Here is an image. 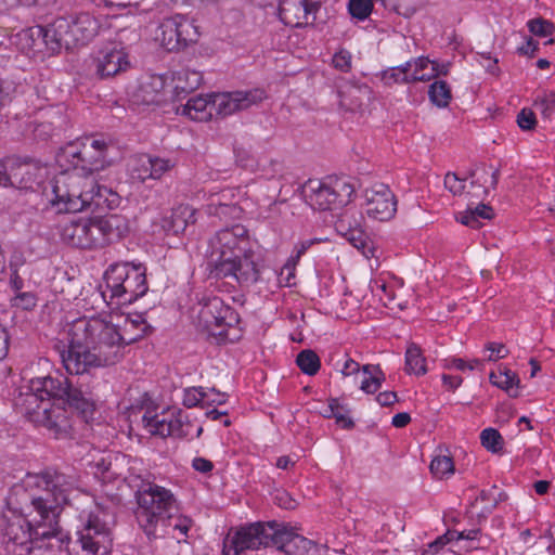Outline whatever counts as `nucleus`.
I'll use <instances>...</instances> for the list:
<instances>
[{
  "label": "nucleus",
  "mask_w": 555,
  "mask_h": 555,
  "mask_svg": "<svg viewBox=\"0 0 555 555\" xmlns=\"http://www.w3.org/2000/svg\"><path fill=\"white\" fill-rule=\"evenodd\" d=\"M13 306L23 310H31L37 305V296L31 292L17 293L12 299Z\"/></svg>",
  "instance_id": "864d4df0"
},
{
  "label": "nucleus",
  "mask_w": 555,
  "mask_h": 555,
  "mask_svg": "<svg viewBox=\"0 0 555 555\" xmlns=\"http://www.w3.org/2000/svg\"><path fill=\"white\" fill-rule=\"evenodd\" d=\"M160 42L167 51L181 50L179 41V28H177L176 17L167 18L160 24Z\"/></svg>",
  "instance_id": "2f4dec72"
},
{
  "label": "nucleus",
  "mask_w": 555,
  "mask_h": 555,
  "mask_svg": "<svg viewBox=\"0 0 555 555\" xmlns=\"http://www.w3.org/2000/svg\"><path fill=\"white\" fill-rule=\"evenodd\" d=\"M475 364H480V361L474 360V363L467 364L461 358H452L451 360H446L444 367L446 369L455 367L456 370L464 371L465 369L473 370L475 367Z\"/></svg>",
  "instance_id": "0e129e2a"
},
{
  "label": "nucleus",
  "mask_w": 555,
  "mask_h": 555,
  "mask_svg": "<svg viewBox=\"0 0 555 555\" xmlns=\"http://www.w3.org/2000/svg\"><path fill=\"white\" fill-rule=\"evenodd\" d=\"M135 96L144 105H159L165 101L164 79L160 76L149 77L140 83Z\"/></svg>",
  "instance_id": "b1692460"
},
{
  "label": "nucleus",
  "mask_w": 555,
  "mask_h": 555,
  "mask_svg": "<svg viewBox=\"0 0 555 555\" xmlns=\"http://www.w3.org/2000/svg\"><path fill=\"white\" fill-rule=\"evenodd\" d=\"M143 164L149 165V175L152 176V179H159L170 168L169 160L158 157L145 156Z\"/></svg>",
  "instance_id": "09e8293b"
},
{
  "label": "nucleus",
  "mask_w": 555,
  "mask_h": 555,
  "mask_svg": "<svg viewBox=\"0 0 555 555\" xmlns=\"http://www.w3.org/2000/svg\"><path fill=\"white\" fill-rule=\"evenodd\" d=\"M53 197L50 199L60 211L78 212L91 209L98 204L101 195H94L96 182L80 171L62 172L51 181Z\"/></svg>",
  "instance_id": "1a4fd4ad"
},
{
  "label": "nucleus",
  "mask_w": 555,
  "mask_h": 555,
  "mask_svg": "<svg viewBox=\"0 0 555 555\" xmlns=\"http://www.w3.org/2000/svg\"><path fill=\"white\" fill-rule=\"evenodd\" d=\"M124 459V455L119 456L107 454L106 456L101 457L95 465L98 470L102 474L103 478L111 480L121 475L118 467V461Z\"/></svg>",
  "instance_id": "ea45409f"
},
{
  "label": "nucleus",
  "mask_w": 555,
  "mask_h": 555,
  "mask_svg": "<svg viewBox=\"0 0 555 555\" xmlns=\"http://www.w3.org/2000/svg\"><path fill=\"white\" fill-rule=\"evenodd\" d=\"M99 29V21L90 13L81 12L75 16L57 17L46 27L23 30L17 37L25 40V47L29 49L37 46L35 37L41 38L49 50L57 52L62 48L70 50L87 44L98 35Z\"/></svg>",
  "instance_id": "39448f33"
},
{
  "label": "nucleus",
  "mask_w": 555,
  "mask_h": 555,
  "mask_svg": "<svg viewBox=\"0 0 555 555\" xmlns=\"http://www.w3.org/2000/svg\"><path fill=\"white\" fill-rule=\"evenodd\" d=\"M493 217V209L491 206L486 204H479L474 209H467L460 218V222L470 228H479L481 219H491Z\"/></svg>",
  "instance_id": "f704fd0d"
},
{
  "label": "nucleus",
  "mask_w": 555,
  "mask_h": 555,
  "mask_svg": "<svg viewBox=\"0 0 555 555\" xmlns=\"http://www.w3.org/2000/svg\"><path fill=\"white\" fill-rule=\"evenodd\" d=\"M150 326L142 315L114 325L99 318H79L68 330V348L61 353L68 374L113 365L124 357V348L141 339Z\"/></svg>",
  "instance_id": "f03ea898"
},
{
  "label": "nucleus",
  "mask_w": 555,
  "mask_h": 555,
  "mask_svg": "<svg viewBox=\"0 0 555 555\" xmlns=\"http://www.w3.org/2000/svg\"><path fill=\"white\" fill-rule=\"evenodd\" d=\"M145 267L129 262L113 263L105 271L104 280L111 298L118 305H130L149 291Z\"/></svg>",
  "instance_id": "9b49d317"
},
{
  "label": "nucleus",
  "mask_w": 555,
  "mask_h": 555,
  "mask_svg": "<svg viewBox=\"0 0 555 555\" xmlns=\"http://www.w3.org/2000/svg\"><path fill=\"white\" fill-rule=\"evenodd\" d=\"M75 543L89 555H106L112 547L111 529L98 515L90 514L83 528L76 532Z\"/></svg>",
  "instance_id": "4468645a"
},
{
  "label": "nucleus",
  "mask_w": 555,
  "mask_h": 555,
  "mask_svg": "<svg viewBox=\"0 0 555 555\" xmlns=\"http://www.w3.org/2000/svg\"><path fill=\"white\" fill-rule=\"evenodd\" d=\"M90 218L74 217L65 222L61 229V237L64 243L73 247L88 249Z\"/></svg>",
  "instance_id": "5701e85b"
},
{
  "label": "nucleus",
  "mask_w": 555,
  "mask_h": 555,
  "mask_svg": "<svg viewBox=\"0 0 555 555\" xmlns=\"http://www.w3.org/2000/svg\"><path fill=\"white\" fill-rule=\"evenodd\" d=\"M406 63H411L410 77L412 82L415 81H428L435 77V61H430L428 57L421 56Z\"/></svg>",
  "instance_id": "7c9ffc66"
},
{
  "label": "nucleus",
  "mask_w": 555,
  "mask_h": 555,
  "mask_svg": "<svg viewBox=\"0 0 555 555\" xmlns=\"http://www.w3.org/2000/svg\"><path fill=\"white\" fill-rule=\"evenodd\" d=\"M411 63H404L400 66L390 67L382 73V80L387 86L396 83H410Z\"/></svg>",
  "instance_id": "58836bf2"
},
{
  "label": "nucleus",
  "mask_w": 555,
  "mask_h": 555,
  "mask_svg": "<svg viewBox=\"0 0 555 555\" xmlns=\"http://www.w3.org/2000/svg\"><path fill=\"white\" fill-rule=\"evenodd\" d=\"M296 364L302 373L309 376L315 375L321 367L319 356L311 349L301 350L296 357Z\"/></svg>",
  "instance_id": "e433bc0d"
},
{
  "label": "nucleus",
  "mask_w": 555,
  "mask_h": 555,
  "mask_svg": "<svg viewBox=\"0 0 555 555\" xmlns=\"http://www.w3.org/2000/svg\"><path fill=\"white\" fill-rule=\"evenodd\" d=\"M328 408L330 414H324L325 417H334L336 423L345 429H350L354 426L353 421L346 415L348 410L339 403L338 399H331Z\"/></svg>",
  "instance_id": "c03bdc74"
},
{
  "label": "nucleus",
  "mask_w": 555,
  "mask_h": 555,
  "mask_svg": "<svg viewBox=\"0 0 555 555\" xmlns=\"http://www.w3.org/2000/svg\"><path fill=\"white\" fill-rule=\"evenodd\" d=\"M177 410L178 409H172L155 414L146 411L142 416V423L152 435H157L163 438L183 437L186 434L183 433L180 427V421L177 420Z\"/></svg>",
  "instance_id": "aec40b11"
},
{
  "label": "nucleus",
  "mask_w": 555,
  "mask_h": 555,
  "mask_svg": "<svg viewBox=\"0 0 555 555\" xmlns=\"http://www.w3.org/2000/svg\"><path fill=\"white\" fill-rule=\"evenodd\" d=\"M431 474L438 478H443L446 475L452 474L454 464L451 456L438 455L434 457L429 465Z\"/></svg>",
  "instance_id": "de8ad7c7"
},
{
  "label": "nucleus",
  "mask_w": 555,
  "mask_h": 555,
  "mask_svg": "<svg viewBox=\"0 0 555 555\" xmlns=\"http://www.w3.org/2000/svg\"><path fill=\"white\" fill-rule=\"evenodd\" d=\"M196 209L190 205H180L172 209L170 217L164 218L162 228L173 235L186 233L196 222Z\"/></svg>",
  "instance_id": "4be33fe9"
},
{
  "label": "nucleus",
  "mask_w": 555,
  "mask_h": 555,
  "mask_svg": "<svg viewBox=\"0 0 555 555\" xmlns=\"http://www.w3.org/2000/svg\"><path fill=\"white\" fill-rule=\"evenodd\" d=\"M11 328L0 323V360L4 359L9 352Z\"/></svg>",
  "instance_id": "13d9d810"
},
{
  "label": "nucleus",
  "mask_w": 555,
  "mask_h": 555,
  "mask_svg": "<svg viewBox=\"0 0 555 555\" xmlns=\"http://www.w3.org/2000/svg\"><path fill=\"white\" fill-rule=\"evenodd\" d=\"M336 228L352 246L362 250V253L369 257L365 250L367 248V236L361 229L351 228L346 218L339 219L336 223Z\"/></svg>",
  "instance_id": "c85d7f7f"
},
{
  "label": "nucleus",
  "mask_w": 555,
  "mask_h": 555,
  "mask_svg": "<svg viewBox=\"0 0 555 555\" xmlns=\"http://www.w3.org/2000/svg\"><path fill=\"white\" fill-rule=\"evenodd\" d=\"M206 211L209 216L228 221L240 219L243 209L233 202L221 203V196H210L209 203L206 205Z\"/></svg>",
  "instance_id": "cd10ccee"
},
{
  "label": "nucleus",
  "mask_w": 555,
  "mask_h": 555,
  "mask_svg": "<svg viewBox=\"0 0 555 555\" xmlns=\"http://www.w3.org/2000/svg\"><path fill=\"white\" fill-rule=\"evenodd\" d=\"M177 28H179V41L181 49L198 40L199 33L194 23L183 16H176Z\"/></svg>",
  "instance_id": "c9c22d12"
},
{
  "label": "nucleus",
  "mask_w": 555,
  "mask_h": 555,
  "mask_svg": "<svg viewBox=\"0 0 555 555\" xmlns=\"http://www.w3.org/2000/svg\"><path fill=\"white\" fill-rule=\"evenodd\" d=\"M333 65L341 72H348L351 67V55L348 51L340 50L333 56Z\"/></svg>",
  "instance_id": "4d7b16f0"
},
{
  "label": "nucleus",
  "mask_w": 555,
  "mask_h": 555,
  "mask_svg": "<svg viewBox=\"0 0 555 555\" xmlns=\"http://www.w3.org/2000/svg\"><path fill=\"white\" fill-rule=\"evenodd\" d=\"M319 2H312L310 0H304V7H302V16L304 21L307 22V25L313 24L315 21V13L320 9Z\"/></svg>",
  "instance_id": "bf43d9fd"
},
{
  "label": "nucleus",
  "mask_w": 555,
  "mask_h": 555,
  "mask_svg": "<svg viewBox=\"0 0 555 555\" xmlns=\"http://www.w3.org/2000/svg\"><path fill=\"white\" fill-rule=\"evenodd\" d=\"M422 349L418 345L411 343L405 351V372L408 374L424 375L427 372Z\"/></svg>",
  "instance_id": "473e14b6"
},
{
  "label": "nucleus",
  "mask_w": 555,
  "mask_h": 555,
  "mask_svg": "<svg viewBox=\"0 0 555 555\" xmlns=\"http://www.w3.org/2000/svg\"><path fill=\"white\" fill-rule=\"evenodd\" d=\"M465 178L461 179L456 173L448 172L444 177V186L453 194V195H462L465 190Z\"/></svg>",
  "instance_id": "5fc2aeb1"
},
{
  "label": "nucleus",
  "mask_w": 555,
  "mask_h": 555,
  "mask_svg": "<svg viewBox=\"0 0 555 555\" xmlns=\"http://www.w3.org/2000/svg\"><path fill=\"white\" fill-rule=\"evenodd\" d=\"M376 401L382 405V406H390L392 405L395 402L398 401V397H397V393L393 392V391H384V392H379L376 397Z\"/></svg>",
  "instance_id": "774afa93"
},
{
  "label": "nucleus",
  "mask_w": 555,
  "mask_h": 555,
  "mask_svg": "<svg viewBox=\"0 0 555 555\" xmlns=\"http://www.w3.org/2000/svg\"><path fill=\"white\" fill-rule=\"evenodd\" d=\"M0 531L7 552L14 555H27L35 546L40 547L39 542L50 539H55L57 547L70 554L73 541L68 534L23 505H14L8 494L1 509Z\"/></svg>",
  "instance_id": "20e7f679"
},
{
  "label": "nucleus",
  "mask_w": 555,
  "mask_h": 555,
  "mask_svg": "<svg viewBox=\"0 0 555 555\" xmlns=\"http://www.w3.org/2000/svg\"><path fill=\"white\" fill-rule=\"evenodd\" d=\"M12 188L18 190H33L39 184L40 162L29 157L9 156Z\"/></svg>",
  "instance_id": "a211bd4d"
},
{
  "label": "nucleus",
  "mask_w": 555,
  "mask_h": 555,
  "mask_svg": "<svg viewBox=\"0 0 555 555\" xmlns=\"http://www.w3.org/2000/svg\"><path fill=\"white\" fill-rule=\"evenodd\" d=\"M385 374L380 370L379 373L375 372L372 376H365L361 382L360 388L366 393H375L382 387V384L385 382Z\"/></svg>",
  "instance_id": "603ef678"
},
{
  "label": "nucleus",
  "mask_w": 555,
  "mask_h": 555,
  "mask_svg": "<svg viewBox=\"0 0 555 555\" xmlns=\"http://www.w3.org/2000/svg\"><path fill=\"white\" fill-rule=\"evenodd\" d=\"M397 211V199L388 185L377 183L365 190V212L377 221L390 220Z\"/></svg>",
  "instance_id": "dca6fc26"
},
{
  "label": "nucleus",
  "mask_w": 555,
  "mask_h": 555,
  "mask_svg": "<svg viewBox=\"0 0 555 555\" xmlns=\"http://www.w3.org/2000/svg\"><path fill=\"white\" fill-rule=\"evenodd\" d=\"M499 378L500 380L496 387L505 390L511 397L516 398L518 396V387L520 384L518 375L506 369L499 372Z\"/></svg>",
  "instance_id": "37998d69"
},
{
  "label": "nucleus",
  "mask_w": 555,
  "mask_h": 555,
  "mask_svg": "<svg viewBox=\"0 0 555 555\" xmlns=\"http://www.w3.org/2000/svg\"><path fill=\"white\" fill-rule=\"evenodd\" d=\"M181 114L195 121H207L212 117V95H195L181 106Z\"/></svg>",
  "instance_id": "393cba45"
},
{
  "label": "nucleus",
  "mask_w": 555,
  "mask_h": 555,
  "mask_svg": "<svg viewBox=\"0 0 555 555\" xmlns=\"http://www.w3.org/2000/svg\"><path fill=\"white\" fill-rule=\"evenodd\" d=\"M95 64L96 74L101 78L114 77L130 67L127 52L117 46H107L101 49Z\"/></svg>",
  "instance_id": "412c9836"
},
{
  "label": "nucleus",
  "mask_w": 555,
  "mask_h": 555,
  "mask_svg": "<svg viewBox=\"0 0 555 555\" xmlns=\"http://www.w3.org/2000/svg\"><path fill=\"white\" fill-rule=\"evenodd\" d=\"M236 555L246 550H258L260 546H272L286 555H310L315 544L307 538L287 529L276 521L256 522L241 528L231 541Z\"/></svg>",
  "instance_id": "0eeeda50"
},
{
  "label": "nucleus",
  "mask_w": 555,
  "mask_h": 555,
  "mask_svg": "<svg viewBox=\"0 0 555 555\" xmlns=\"http://www.w3.org/2000/svg\"><path fill=\"white\" fill-rule=\"evenodd\" d=\"M173 80V100L179 101L201 86L203 76L197 70L184 68L176 73Z\"/></svg>",
  "instance_id": "a878e982"
},
{
  "label": "nucleus",
  "mask_w": 555,
  "mask_h": 555,
  "mask_svg": "<svg viewBox=\"0 0 555 555\" xmlns=\"http://www.w3.org/2000/svg\"><path fill=\"white\" fill-rule=\"evenodd\" d=\"M481 446L491 451L498 453L503 449L504 440L501 434L494 428H486L480 434Z\"/></svg>",
  "instance_id": "79ce46f5"
},
{
  "label": "nucleus",
  "mask_w": 555,
  "mask_h": 555,
  "mask_svg": "<svg viewBox=\"0 0 555 555\" xmlns=\"http://www.w3.org/2000/svg\"><path fill=\"white\" fill-rule=\"evenodd\" d=\"M211 254L207 261L209 275H224L234 268L231 263L251 248L248 231L241 224L218 231L210 242Z\"/></svg>",
  "instance_id": "9d476101"
},
{
  "label": "nucleus",
  "mask_w": 555,
  "mask_h": 555,
  "mask_svg": "<svg viewBox=\"0 0 555 555\" xmlns=\"http://www.w3.org/2000/svg\"><path fill=\"white\" fill-rule=\"evenodd\" d=\"M74 489V477L49 467L40 473H28L9 489L8 495L14 505H23L53 527H60V515L69 504Z\"/></svg>",
  "instance_id": "7ed1b4c3"
},
{
  "label": "nucleus",
  "mask_w": 555,
  "mask_h": 555,
  "mask_svg": "<svg viewBox=\"0 0 555 555\" xmlns=\"http://www.w3.org/2000/svg\"><path fill=\"white\" fill-rule=\"evenodd\" d=\"M192 526V519L188 516L179 515V511L177 514L171 515V519L169 525L166 527V531L164 532V537L170 535L180 541V538L175 534L176 531L180 533V535H186L188 531Z\"/></svg>",
  "instance_id": "a19ab883"
},
{
  "label": "nucleus",
  "mask_w": 555,
  "mask_h": 555,
  "mask_svg": "<svg viewBox=\"0 0 555 555\" xmlns=\"http://www.w3.org/2000/svg\"><path fill=\"white\" fill-rule=\"evenodd\" d=\"M114 146L113 141L103 135L100 138L86 137L77 139L61 147L56 160L66 171L73 168L83 176H92L112 164L108 152Z\"/></svg>",
  "instance_id": "6e6552de"
},
{
  "label": "nucleus",
  "mask_w": 555,
  "mask_h": 555,
  "mask_svg": "<svg viewBox=\"0 0 555 555\" xmlns=\"http://www.w3.org/2000/svg\"><path fill=\"white\" fill-rule=\"evenodd\" d=\"M128 228L125 219L119 215L90 218L88 241L89 248H102L120 240Z\"/></svg>",
  "instance_id": "2eb2a0df"
},
{
  "label": "nucleus",
  "mask_w": 555,
  "mask_h": 555,
  "mask_svg": "<svg viewBox=\"0 0 555 555\" xmlns=\"http://www.w3.org/2000/svg\"><path fill=\"white\" fill-rule=\"evenodd\" d=\"M35 377L29 380L27 391L22 392L20 404L29 422L44 427L54 438L70 435L72 420L67 408L85 422L95 412V398L89 372Z\"/></svg>",
  "instance_id": "f257e3e1"
},
{
  "label": "nucleus",
  "mask_w": 555,
  "mask_h": 555,
  "mask_svg": "<svg viewBox=\"0 0 555 555\" xmlns=\"http://www.w3.org/2000/svg\"><path fill=\"white\" fill-rule=\"evenodd\" d=\"M454 539H455V530L449 529L444 534L438 537L435 541L427 544V548H425L423 551V555L437 554L448 543L454 541Z\"/></svg>",
  "instance_id": "3c124183"
},
{
  "label": "nucleus",
  "mask_w": 555,
  "mask_h": 555,
  "mask_svg": "<svg viewBox=\"0 0 555 555\" xmlns=\"http://www.w3.org/2000/svg\"><path fill=\"white\" fill-rule=\"evenodd\" d=\"M0 185L5 188L12 186L9 156L0 160Z\"/></svg>",
  "instance_id": "e2e57ef3"
},
{
  "label": "nucleus",
  "mask_w": 555,
  "mask_h": 555,
  "mask_svg": "<svg viewBox=\"0 0 555 555\" xmlns=\"http://www.w3.org/2000/svg\"><path fill=\"white\" fill-rule=\"evenodd\" d=\"M486 349L490 350L492 353H495V357H493V354H490V357L488 358L489 361H496L499 359H503L508 353V350L503 344L488 343Z\"/></svg>",
  "instance_id": "680f3d73"
},
{
  "label": "nucleus",
  "mask_w": 555,
  "mask_h": 555,
  "mask_svg": "<svg viewBox=\"0 0 555 555\" xmlns=\"http://www.w3.org/2000/svg\"><path fill=\"white\" fill-rule=\"evenodd\" d=\"M518 126L526 131L534 129L537 118L534 113L529 108H522L517 116Z\"/></svg>",
  "instance_id": "6e6d98bb"
},
{
  "label": "nucleus",
  "mask_w": 555,
  "mask_h": 555,
  "mask_svg": "<svg viewBox=\"0 0 555 555\" xmlns=\"http://www.w3.org/2000/svg\"><path fill=\"white\" fill-rule=\"evenodd\" d=\"M530 33L538 37H547L553 34L554 25L542 17L533 18L528 22Z\"/></svg>",
  "instance_id": "8fccbe9b"
},
{
  "label": "nucleus",
  "mask_w": 555,
  "mask_h": 555,
  "mask_svg": "<svg viewBox=\"0 0 555 555\" xmlns=\"http://www.w3.org/2000/svg\"><path fill=\"white\" fill-rule=\"evenodd\" d=\"M430 102L437 107H447L452 100L451 88L444 80H435L428 89Z\"/></svg>",
  "instance_id": "72a5a7b5"
},
{
  "label": "nucleus",
  "mask_w": 555,
  "mask_h": 555,
  "mask_svg": "<svg viewBox=\"0 0 555 555\" xmlns=\"http://www.w3.org/2000/svg\"><path fill=\"white\" fill-rule=\"evenodd\" d=\"M94 195H101V199L98 204H91V211H103L105 208L107 209H114L119 205L120 197L117 193L113 192L112 190L107 189L106 186H102L96 184L94 190Z\"/></svg>",
  "instance_id": "4c0bfd02"
},
{
  "label": "nucleus",
  "mask_w": 555,
  "mask_h": 555,
  "mask_svg": "<svg viewBox=\"0 0 555 555\" xmlns=\"http://www.w3.org/2000/svg\"><path fill=\"white\" fill-rule=\"evenodd\" d=\"M259 259V256L250 248L248 253L231 261L234 268L230 273H224V275H209V278L216 280L231 279L242 286L253 285L260 279L261 270Z\"/></svg>",
  "instance_id": "6ab92c4d"
},
{
  "label": "nucleus",
  "mask_w": 555,
  "mask_h": 555,
  "mask_svg": "<svg viewBox=\"0 0 555 555\" xmlns=\"http://www.w3.org/2000/svg\"><path fill=\"white\" fill-rule=\"evenodd\" d=\"M199 323L218 343H233L238 338L236 326L240 324V314L219 297L207 299L199 312Z\"/></svg>",
  "instance_id": "ddd939ff"
},
{
  "label": "nucleus",
  "mask_w": 555,
  "mask_h": 555,
  "mask_svg": "<svg viewBox=\"0 0 555 555\" xmlns=\"http://www.w3.org/2000/svg\"><path fill=\"white\" fill-rule=\"evenodd\" d=\"M321 240L319 238H312V240H306V241H302L300 242L299 244L296 245L295 249H296V254L295 256L292 257V260L293 261H297L300 259V257L302 255H305V253L315 243H320Z\"/></svg>",
  "instance_id": "338daca9"
},
{
  "label": "nucleus",
  "mask_w": 555,
  "mask_h": 555,
  "mask_svg": "<svg viewBox=\"0 0 555 555\" xmlns=\"http://www.w3.org/2000/svg\"><path fill=\"white\" fill-rule=\"evenodd\" d=\"M192 467L199 473L207 474L214 469V464L211 461L204 457H195L192 461Z\"/></svg>",
  "instance_id": "69168bd1"
},
{
  "label": "nucleus",
  "mask_w": 555,
  "mask_h": 555,
  "mask_svg": "<svg viewBox=\"0 0 555 555\" xmlns=\"http://www.w3.org/2000/svg\"><path fill=\"white\" fill-rule=\"evenodd\" d=\"M304 0H281L279 17L286 26L301 28L307 26L302 16Z\"/></svg>",
  "instance_id": "bb28decb"
},
{
  "label": "nucleus",
  "mask_w": 555,
  "mask_h": 555,
  "mask_svg": "<svg viewBox=\"0 0 555 555\" xmlns=\"http://www.w3.org/2000/svg\"><path fill=\"white\" fill-rule=\"evenodd\" d=\"M533 106L541 113L544 119H550L555 112V92L544 91L542 94H539L533 102Z\"/></svg>",
  "instance_id": "a18cd8bd"
},
{
  "label": "nucleus",
  "mask_w": 555,
  "mask_h": 555,
  "mask_svg": "<svg viewBox=\"0 0 555 555\" xmlns=\"http://www.w3.org/2000/svg\"><path fill=\"white\" fill-rule=\"evenodd\" d=\"M354 185L347 178L309 179L302 189L307 204L314 210L340 209L352 201Z\"/></svg>",
  "instance_id": "f8f14e48"
},
{
  "label": "nucleus",
  "mask_w": 555,
  "mask_h": 555,
  "mask_svg": "<svg viewBox=\"0 0 555 555\" xmlns=\"http://www.w3.org/2000/svg\"><path fill=\"white\" fill-rule=\"evenodd\" d=\"M209 397L208 391H205L203 387H190L184 389L182 403L185 408H194L201 405L205 406V400Z\"/></svg>",
  "instance_id": "49530a36"
},
{
  "label": "nucleus",
  "mask_w": 555,
  "mask_h": 555,
  "mask_svg": "<svg viewBox=\"0 0 555 555\" xmlns=\"http://www.w3.org/2000/svg\"><path fill=\"white\" fill-rule=\"evenodd\" d=\"M375 2H379L385 9L404 18H411L424 7V0H375Z\"/></svg>",
  "instance_id": "c756f323"
},
{
  "label": "nucleus",
  "mask_w": 555,
  "mask_h": 555,
  "mask_svg": "<svg viewBox=\"0 0 555 555\" xmlns=\"http://www.w3.org/2000/svg\"><path fill=\"white\" fill-rule=\"evenodd\" d=\"M130 486L134 490L137 508L134 516L139 527L149 539L163 538L171 515L179 511L172 492L141 476H130Z\"/></svg>",
  "instance_id": "423d86ee"
},
{
  "label": "nucleus",
  "mask_w": 555,
  "mask_h": 555,
  "mask_svg": "<svg viewBox=\"0 0 555 555\" xmlns=\"http://www.w3.org/2000/svg\"><path fill=\"white\" fill-rule=\"evenodd\" d=\"M264 96V91L260 89L214 94L212 113L225 117L260 103Z\"/></svg>",
  "instance_id": "f3484780"
},
{
  "label": "nucleus",
  "mask_w": 555,
  "mask_h": 555,
  "mask_svg": "<svg viewBox=\"0 0 555 555\" xmlns=\"http://www.w3.org/2000/svg\"><path fill=\"white\" fill-rule=\"evenodd\" d=\"M274 502L285 509H293L296 506V501L285 491H278L274 495Z\"/></svg>",
  "instance_id": "052dcab7"
}]
</instances>
